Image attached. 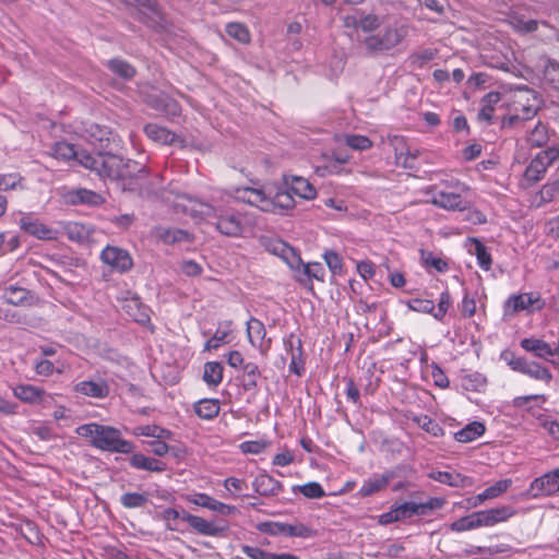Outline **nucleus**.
Returning <instances> with one entry per match:
<instances>
[{
	"mask_svg": "<svg viewBox=\"0 0 559 559\" xmlns=\"http://www.w3.org/2000/svg\"><path fill=\"white\" fill-rule=\"evenodd\" d=\"M173 204L178 212L215 225L223 235L239 237L247 229L245 216L229 205L227 207L216 206L187 195H177Z\"/></svg>",
	"mask_w": 559,
	"mask_h": 559,
	"instance_id": "f257e3e1",
	"label": "nucleus"
},
{
	"mask_svg": "<svg viewBox=\"0 0 559 559\" xmlns=\"http://www.w3.org/2000/svg\"><path fill=\"white\" fill-rule=\"evenodd\" d=\"M234 199L267 213L283 214L295 206L290 192L266 185L259 188L241 187Z\"/></svg>",
	"mask_w": 559,
	"mask_h": 559,
	"instance_id": "f03ea898",
	"label": "nucleus"
},
{
	"mask_svg": "<svg viewBox=\"0 0 559 559\" xmlns=\"http://www.w3.org/2000/svg\"><path fill=\"white\" fill-rule=\"evenodd\" d=\"M51 155L60 160L69 162L73 158L84 168L94 171L98 176L117 175L120 165L119 156L112 154H90L85 151H75L73 145L67 142H57L51 148Z\"/></svg>",
	"mask_w": 559,
	"mask_h": 559,
	"instance_id": "7ed1b4c3",
	"label": "nucleus"
},
{
	"mask_svg": "<svg viewBox=\"0 0 559 559\" xmlns=\"http://www.w3.org/2000/svg\"><path fill=\"white\" fill-rule=\"evenodd\" d=\"M76 435L88 439L90 443L102 451L128 454L133 451L130 441L121 437L119 429L95 423L81 425L75 430Z\"/></svg>",
	"mask_w": 559,
	"mask_h": 559,
	"instance_id": "20e7f679",
	"label": "nucleus"
},
{
	"mask_svg": "<svg viewBox=\"0 0 559 559\" xmlns=\"http://www.w3.org/2000/svg\"><path fill=\"white\" fill-rule=\"evenodd\" d=\"M267 251L281 258L292 270L297 273V278L302 282L301 276L308 280L324 281L325 271L321 263H302L296 250L282 240H274L267 245Z\"/></svg>",
	"mask_w": 559,
	"mask_h": 559,
	"instance_id": "39448f33",
	"label": "nucleus"
},
{
	"mask_svg": "<svg viewBox=\"0 0 559 559\" xmlns=\"http://www.w3.org/2000/svg\"><path fill=\"white\" fill-rule=\"evenodd\" d=\"M119 160L117 175L100 177L119 181L121 189L124 191L136 192L140 197L150 198L153 191L142 187V182L147 181V171L142 168L138 169V165L134 163H123L120 157Z\"/></svg>",
	"mask_w": 559,
	"mask_h": 559,
	"instance_id": "423d86ee",
	"label": "nucleus"
},
{
	"mask_svg": "<svg viewBox=\"0 0 559 559\" xmlns=\"http://www.w3.org/2000/svg\"><path fill=\"white\" fill-rule=\"evenodd\" d=\"M408 34V27L404 23L394 22L386 25L379 33L365 39L366 47L371 51L390 50L401 44Z\"/></svg>",
	"mask_w": 559,
	"mask_h": 559,
	"instance_id": "0eeeda50",
	"label": "nucleus"
},
{
	"mask_svg": "<svg viewBox=\"0 0 559 559\" xmlns=\"http://www.w3.org/2000/svg\"><path fill=\"white\" fill-rule=\"evenodd\" d=\"M500 357L515 372L525 374L536 381H542L547 385L552 381L550 370L537 361L516 356L511 350L502 352Z\"/></svg>",
	"mask_w": 559,
	"mask_h": 559,
	"instance_id": "6e6552de",
	"label": "nucleus"
},
{
	"mask_svg": "<svg viewBox=\"0 0 559 559\" xmlns=\"http://www.w3.org/2000/svg\"><path fill=\"white\" fill-rule=\"evenodd\" d=\"M512 108L514 115L510 120H526L534 117L539 108V98L536 92L528 87H520L512 95Z\"/></svg>",
	"mask_w": 559,
	"mask_h": 559,
	"instance_id": "1a4fd4ad",
	"label": "nucleus"
},
{
	"mask_svg": "<svg viewBox=\"0 0 559 559\" xmlns=\"http://www.w3.org/2000/svg\"><path fill=\"white\" fill-rule=\"evenodd\" d=\"M559 159V146H549L536 154L524 171V179L535 183L543 179L547 169Z\"/></svg>",
	"mask_w": 559,
	"mask_h": 559,
	"instance_id": "9d476101",
	"label": "nucleus"
},
{
	"mask_svg": "<svg viewBox=\"0 0 559 559\" xmlns=\"http://www.w3.org/2000/svg\"><path fill=\"white\" fill-rule=\"evenodd\" d=\"M466 186L460 182L455 183V190L450 191L447 189L433 188L430 202L441 209L448 211H463L466 209V201L462 197V192L466 191Z\"/></svg>",
	"mask_w": 559,
	"mask_h": 559,
	"instance_id": "9b49d317",
	"label": "nucleus"
},
{
	"mask_svg": "<svg viewBox=\"0 0 559 559\" xmlns=\"http://www.w3.org/2000/svg\"><path fill=\"white\" fill-rule=\"evenodd\" d=\"M544 302L536 293H523L511 295L503 304V318H512L515 313L521 311L532 312L540 310Z\"/></svg>",
	"mask_w": 559,
	"mask_h": 559,
	"instance_id": "f8f14e48",
	"label": "nucleus"
},
{
	"mask_svg": "<svg viewBox=\"0 0 559 559\" xmlns=\"http://www.w3.org/2000/svg\"><path fill=\"white\" fill-rule=\"evenodd\" d=\"M17 224L24 233L39 240H56L58 230L47 226L32 213H19Z\"/></svg>",
	"mask_w": 559,
	"mask_h": 559,
	"instance_id": "ddd939ff",
	"label": "nucleus"
},
{
	"mask_svg": "<svg viewBox=\"0 0 559 559\" xmlns=\"http://www.w3.org/2000/svg\"><path fill=\"white\" fill-rule=\"evenodd\" d=\"M181 520L187 522L190 527L200 535L217 537L223 535L228 526L223 521H207L199 515L185 512Z\"/></svg>",
	"mask_w": 559,
	"mask_h": 559,
	"instance_id": "4468645a",
	"label": "nucleus"
},
{
	"mask_svg": "<svg viewBox=\"0 0 559 559\" xmlns=\"http://www.w3.org/2000/svg\"><path fill=\"white\" fill-rule=\"evenodd\" d=\"M102 261L117 272H126L133 265L130 253L116 246H107L100 253Z\"/></svg>",
	"mask_w": 559,
	"mask_h": 559,
	"instance_id": "2eb2a0df",
	"label": "nucleus"
},
{
	"mask_svg": "<svg viewBox=\"0 0 559 559\" xmlns=\"http://www.w3.org/2000/svg\"><path fill=\"white\" fill-rule=\"evenodd\" d=\"M247 337L250 345L265 356L271 348V338L266 337L264 324L257 318L251 317L246 324Z\"/></svg>",
	"mask_w": 559,
	"mask_h": 559,
	"instance_id": "dca6fc26",
	"label": "nucleus"
},
{
	"mask_svg": "<svg viewBox=\"0 0 559 559\" xmlns=\"http://www.w3.org/2000/svg\"><path fill=\"white\" fill-rule=\"evenodd\" d=\"M187 501L201 508L209 509L221 515H231L237 512V508L216 500L207 493L194 492L187 496Z\"/></svg>",
	"mask_w": 559,
	"mask_h": 559,
	"instance_id": "f3484780",
	"label": "nucleus"
},
{
	"mask_svg": "<svg viewBox=\"0 0 559 559\" xmlns=\"http://www.w3.org/2000/svg\"><path fill=\"white\" fill-rule=\"evenodd\" d=\"M389 141L394 148L396 164L404 168H414L419 150L407 147L404 139L400 135L389 136Z\"/></svg>",
	"mask_w": 559,
	"mask_h": 559,
	"instance_id": "a211bd4d",
	"label": "nucleus"
},
{
	"mask_svg": "<svg viewBox=\"0 0 559 559\" xmlns=\"http://www.w3.org/2000/svg\"><path fill=\"white\" fill-rule=\"evenodd\" d=\"M530 491L534 497L550 496L559 491V467L534 479Z\"/></svg>",
	"mask_w": 559,
	"mask_h": 559,
	"instance_id": "6ab92c4d",
	"label": "nucleus"
},
{
	"mask_svg": "<svg viewBox=\"0 0 559 559\" xmlns=\"http://www.w3.org/2000/svg\"><path fill=\"white\" fill-rule=\"evenodd\" d=\"M270 528L267 532L273 535H284L288 537H300V538H310L316 535V532L302 524V523H296V524H288V523H281V522H274V523H267L265 524Z\"/></svg>",
	"mask_w": 559,
	"mask_h": 559,
	"instance_id": "aec40b11",
	"label": "nucleus"
},
{
	"mask_svg": "<svg viewBox=\"0 0 559 559\" xmlns=\"http://www.w3.org/2000/svg\"><path fill=\"white\" fill-rule=\"evenodd\" d=\"M520 345L525 352L532 353L537 358L559 366L557 358H552L551 345L547 342L540 338L526 337L521 341Z\"/></svg>",
	"mask_w": 559,
	"mask_h": 559,
	"instance_id": "412c9836",
	"label": "nucleus"
},
{
	"mask_svg": "<svg viewBox=\"0 0 559 559\" xmlns=\"http://www.w3.org/2000/svg\"><path fill=\"white\" fill-rule=\"evenodd\" d=\"M284 183L292 193L301 199L313 200L317 197L316 188L304 177L284 176Z\"/></svg>",
	"mask_w": 559,
	"mask_h": 559,
	"instance_id": "4be33fe9",
	"label": "nucleus"
},
{
	"mask_svg": "<svg viewBox=\"0 0 559 559\" xmlns=\"http://www.w3.org/2000/svg\"><path fill=\"white\" fill-rule=\"evenodd\" d=\"M478 512L483 527L493 526L498 523L506 522L515 514V510L509 506H502Z\"/></svg>",
	"mask_w": 559,
	"mask_h": 559,
	"instance_id": "5701e85b",
	"label": "nucleus"
},
{
	"mask_svg": "<svg viewBox=\"0 0 559 559\" xmlns=\"http://www.w3.org/2000/svg\"><path fill=\"white\" fill-rule=\"evenodd\" d=\"M252 486L261 496H276L283 490L282 483L266 473L255 476Z\"/></svg>",
	"mask_w": 559,
	"mask_h": 559,
	"instance_id": "b1692460",
	"label": "nucleus"
},
{
	"mask_svg": "<svg viewBox=\"0 0 559 559\" xmlns=\"http://www.w3.org/2000/svg\"><path fill=\"white\" fill-rule=\"evenodd\" d=\"M74 390L80 394L95 399H104L109 394V386L102 379L81 381L75 384Z\"/></svg>",
	"mask_w": 559,
	"mask_h": 559,
	"instance_id": "393cba45",
	"label": "nucleus"
},
{
	"mask_svg": "<svg viewBox=\"0 0 559 559\" xmlns=\"http://www.w3.org/2000/svg\"><path fill=\"white\" fill-rule=\"evenodd\" d=\"M13 395L21 402L27 404L43 403L47 396L43 389L32 384L15 385L13 388Z\"/></svg>",
	"mask_w": 559,
	"mask_h": 559,
	"instance_id": "a878e982",
	"label": "nucleus"
},
{
	"mask_svg": "<svg viewBox=\"0 0 559 559\" xmlns=\"http://www.w3.org/2000/svg\"><path fill=\"white\" fill-rule=\"evenodd\" d=\"M429 477L438 483L451 487H468L473 485V479L456 472L435 471L429 473Z\"/></svg>",
	"mask_w": 559,
	"mask_h": 559,
	"instance_id": "bb28decb",
	"label": "nucleus"
},
{
	"mask_svg": "<svg viewBox=\"0 0 559 559\" xmlns=\"http://www.w3.org/2000/svg\"><path fill=\"white\" fill-rule=\"evenodd\" d=\"M233 322L224 321L221 322L214 333V335L206 341L204 344V350L217 349L224 344H228L231 341Z\"/></svg>",
	"mask_w": 559,
	"mask_h": 559,
	"instance_id": "cd10ccee",
	"label": "nucleus"
},
{
	"mask_svg": "<svg viewBox=\"0 0 559 559\" xmlns=\"http://www.w3.org/2000/svg\"><path fill=\"white\" fill-rule=\"evenodd\" d=\"M64 230L70 240L79 243L88 242L94 235V228L92 225L79 222L67 223Z\"/></svg>",
	"mask_w": 559,
	"mask_h": 559,
	"instance_id": "c85d7f7f",
	"label": "nucleus"
},
{
	"mask_svg": "<svg viewBox=\"0 0 559 559\" xmlns=\"http://www.w3.org/2000/svg\"><path fill=\"white\" fill-rule=\"evenodd\" d=\"M392 477H393V475L391 473H385L382 475H373L372 477H369L368 479H366L362 483V485L359 489V495L361 497H368L376 492L381 491L382 489H384L388 486V484L390 483Z\"/></svg>",
	"mask_w": 559,
	"mask_h": 559,
	"instance_id": "c756f323",
	"label": "nucleus"
},
{
	"mask_svg": "<svg viewBox=\"0 0 559 559\" xmlns=\"http://www.w3.org/2000/svg\"><path fill=\"white\" fill-rule=\"evenodd\" d=\"M126 313L135 322L145 324L150 321L147 308L141 304L139 298L127 299L122 306Z\"/></svg>",
	"mask_w": 559,
	"mask_h": 559,
	"instance_id": "7c9ffc66",
	"label": "nucleus"
},
{
	"mask_svg": "<svg viewBox=\"0 0 559 559\" xmlns=\"http://www.w3.org/2000/svg\"><path fill=\"white\" fill-rule=\"evenodd\" d=\"M221 411V403L216 399H202L194 404L195 414L205 420L215 418Z\"/></svg>",
	"mask_w": 559,
	"mask_h": 559,
	"instance_id": "2f4dec72",
	"label": "nucleus"
},
{
	"mask_svg": "<svg viewBox=\"0 0 559 559\" xmlns=\"http://www.w3.org/2000/svg\"><path fill=\"white\" fill-rule=\"evenodd\" d=\"M460 383L466 391L481 392L487 385V379L480 372H464L460 377Z\"/></svg>",
	"mask_w": 559,
	"mask_h": 559,
	"instance_id": "473e14b6",
	"label": "nucleus"
},
{
	"mask_svg": "<svg viewBox=\"0 0 559 559\" xmlns=\"http://www.w3.org/2000/svg\"><path fill=\"white\" fill-rule=\"evenodd\" d=\"M412 518L409 502H404L399 506H393L390 511L383 513L379 518L380 524H391L394 522L403 521Z\"/></svg>",
	"mask_w": 559,
	"mask_h": 559,
	"instance_id": "72a5a7b5",
	"label": "nucleus"
},
{
	"mask_svg": "<svg viewBox=\"0 0 559 559\" xmlns=\"http://www.w3.org/2000/svg\"><path fill=\"white\" fill-rule=\"evenodd\" d=\"M547 397L543 394H532L524 396H516L512 400V405L516 408H523L525 412L532 414L536 419L539 413L535 412V403L544 404Z\"/></svg>",
	"mask_w": 559,
	"mask_h": 559,
	"instance_id": "f704fd0d",
	"label": "nucleus"
},
{
	"mask_svg": "<svg viewBox=\"0 0 559 559\" xmlns=\"http://www.w3.org/2000/svg\"><path fill=\"white\" fill-rule=\"evenodd\" d=\"M468 251L476 257L479 267L484 271L490 270L492 264L491 255L483 242L478 239H471Z\"/></svg>",
	"mask_w": 559,
	"mask_h": 559,
	"instance_id": "c9c22d12",
	"label": "nucleus"
},
{
	"mask_svg": "<svg viewBox=\"0 0 559 559\" xmlns=\"http://www.w3.org/2000/svg\"><path fill=\"white\" fill-rule=\"evenodd\" d=\"M485 432V426L479 421H473L454 433L456 441L467 443L476 440Z\"/></svg>",
	"mask_w": 559,
	"mask_h": 559,
	"instance_id": "e433bc0d",
	"label": "nucleus"
},
{
	"mask_svg": "<svg viewBox=\"0 0 559 559\" xmlns=\"http://www.w3.org/2000/svg\"><path fill=\"white\" fill-rule=\"evenodd\" d=\"M144 132L151 140L160 144H170L175 141V134L173 132L156 123L146 124Z\"/></svg>",
	"mask_w": 559,
	"mask_h": 559,
	"instance_id": "4c0bfd02",
	"label": "nucleus"
},
{
	"mask_svg": "<svg viewBox=\"0 0 559 559\" xmlns=\"http://www.w3.org/2000/svg\"><path fill=\"white\" fill-rule=\"evenodd\" d=\"M130 464L132 467L136 469L151 471V472H162L164 471V464L144 454L136 453L133 454L130 459Z\"/></svg>",
	"mask_w": 559,
	"mask_h": 559,
	"instance_id": "58836bf2",
	"label": "nucleus"
},
{
	"mask_svg": "<svg viewBox=\"0 0 559 559\" xmlns=\"http://www.w3.org/2000/svg\"><path fill=\"white\" fill-rule=\"evenodd\" d=\"M479 527H483V523H481L480 515H479L478 511L474 512L469 515L463 516V518L454 521L450 525V530L452 532H456V533L472 531V530H476Z\"/></svg>",
	"mask_w": 559,
	"mask_h": 559,
	"instance_id": "ea45409f",
	"label": "nucleus"
},
{
	"mask_svg": "<svg viewBox=\"0 0 559 559\" xmlns=\"http://www.w3.org/2000/svg\"><path fill=\"white\" fill-rule=\"evenodd\" d=\"M224 368L218 361H209L204 365L203 380L209 386L216 388L223 380Z\"/></svg>",
	"mask_w": 559,
	"mask_h": 559,
	"instance_id": "a19ab883",
	"label": "nucleus"
},
{
	"mask_svg": "<svg viewBox=\"0 0 559 559\" xmlns=\"http://www.w3.org/2000/svg\"><path fill=\"white\" fill-rule=\"evenodd\" d=\"M501 100L498 92H490L481 99V108L478 117L481 120L490 121L495 111V106Z\"/></svg>",
	"mask_w": 559,
	"mask_h": 559,
	"instance_id": "79ce46f5",
	"label": "nucleus"
},
{
	"mask_svg": "<svg viewBox=\"0 0 559 559\" xmlns=\"http://www.w3.org/2000/svg\"><path fill=\"white\" fill-rule=\"evenodd\" d=\"M72 202L97 206L104 202V198L92 190L79 189L72 193Z\"/></svg>",
	"mask_w": 559,
	"mask_h": 559,
	"instance_id": "37998d69",
	"label": "nucleus"
},
{
	"mask_svg": "<svg viewBox=\"0 0 559 559\" xmlns=\"http://www.w3.org/2000/svg\"><path fill=\"white\" fill-rule=\"evenodd\" d=\"M132 433L136 437L144 436L155 439H169L171 432L156 425H143L133 429Z\"/></svg>",
	"mask_w": 559,
	"mask_h": 559,
	"instance_id": "c03bdc74",
	"label": "nucleus"
},
{
	"mask_svg": "<svg viewBox=\"0 0 559 559\" xmlns=\"http://www.w3.org/2000/svg\"><path fill=\"white\" fill-rule=\"evenodd\" d=\"M157 237L165 243H176L189 240V234L178 228H158Z\"/></svg>",
	"mask_w": 559,
	"mask_h": 559,
	"instance_id": "a18cd8bd",
	"label": "nucleus"
},
{
	"mask_svg": "<svg viewBox=\"0 0 559 559\" xmlns=\"http://www.w3.org/2000/svg\"><path fill=\"white\" fill-rule=\"evenodd\" d=\"M245 377V388L247 390L254 389L258 385V380L261 377L260 369L255 362L248 361L241 368Z\"/></svg>",
	"mask_w": 559,
	"mask_h": 559,
	"instance_id": "49530a36",
	"label": "nucleus"
},
{
	"mask_svg": "<svg viewBox=\"0 0 559 559\" xmlns=\"http://www.w3.org/2000/svg\"><path fill=\"white\" fill-rule=\"evenodd\" d=\"M343 141L354 151H367L372 146V141L360 134H344Z\"/></svg>",
	"mask_w": 559,
	"mask_h": 559,
	"instance_id": "de8ad7c7",
	"label": "nucleus"
},
{
	"mask_svg": "<svg viewBox=\"0 0 559 559\" xmlns=\"http://www.w3.org/2000/svg\"><path fill=\"white\" fill-rule=\"evenodd\" d=\"M109 69L123 80H130L134 76L135 70L134 68L121 59H112L108 61Z\"/></svg>",
	"mask_w": 559,
	"mask_h": 559,
	"instance_id": "09e8293b",
	"label": "nucleus"
},
{
	"mask_svg": "<svg viewBox=\"0 0 559 559\" xmlns=\"http://www.w3.org/2000/svg\"><path fill=\"white\" fill-rule=\"evenodd\" d=\"M294 491L300 492L309 499H320L325 496L323 487L317 481H310L304 485L295 486Z\"/></svg>",
	"mask_w": 559,
	"mask_h": 559,
	"instance_id": "8fccbe9b",
	"label": "nucleus"
},
{
	"mask_svg": "<svg viewBox=\"0 0 559 559\" xmlns=\"http://www.w3.org/2000/svg\"><path fill=\"white\" fill-rule=\"evenodd\" d=\"M23 187V178L17 173L12 174H3L0 175V190L1 191H10V190H22Z\"/></svg>",
	"mask_w": 559,
	"mask_h": 559,
	"instance_id": "3c124183",
	"label": "nucleus"
},
{
	"mask_svg": "<svg viewBox=\"0 0 559 559\" xmlns=\"http://www.w3.org/2000/svg\"><path fill=\"white\" fill-rule=\"evenodd\" d=\"M27 298V290L21 287H9L4 290L2 299L8 305H22Z\"/></svg>",
	"mask_w": 559,
	"mask_h": 559,
	"instance_id": "603ef678",
	"label": "nucleus"
},
{
	"mask_svg": "<svg viewBox=\"0 0 559 559\" xmlns=\"http://www.w3.org/2000/svg\"><path fill=\"white\" fill-rule=\"evenodd\" d=\"M121 504L128 509L144 507L147 502V495L142 492H127L120 498Z\"/></svg>",
	"mask_w": 559,
	"mask_h": 559,
	"instance_id": "864d4df0",
	"label": "nucleus"
},
{
	"mask_svg": "<svg viewBox=\"0 0 559 559\" xmlns=\"http://www.w3.org/2000/svg\"><path fill=\"white\" fill-rule=\"evenodd\" d=\"M226 33L241 44H247L250 41V33L248 28L240 23L227 24Z\"/></svg>",
	"mask_w": 559,
	"mask_h": 559,
	"instance_id": "5fc2aeb1",
	"label": "nucleus"
},
{
	"mask_svg": "<svg viewBox=\"0 0 559 559\" xmlns=\"http://www.w3.org/2000/svg\"><path fill=\"white\" fill-rule=\"evenodd\" d=\"M269 447V441L264 439L243 441L239 449L243 454H261Z\"/></svg>",
	"mask_w": 559,
	"mask_h": 559,
	"instance_id": "6e6d98bb",
	"label": "nucleus"
},
{
	"mask_svg": "<svg viewBox=\"0 0 559 559\" xmlns=\"http://www.w3.org/2000/svg\"><path fill=\"white\" fill-rule=\"evenodd\" d=\"M510 24L518 32L531 33L537 29L538 23L535 20H525L516 14L510 16Z\"/></svg>",
	"mask_w": 559,
	"mask_h": 559,
	"instance_id": "4d7b16f0",
	"label": "nucleus"
},
{
	"mask_svg": "<svg viewBox=\"0 0 559 559\" xmlns=\"http://www.w3.org/2000/svg\"><path fill=\"white\" fill-rule=\"evenodd\" d=\"M548 131L545 124L537 123L527 136V141L533 146H542L548 141Z\"/></svg>",
	"mask_w": 559,
	"mask_h": 559,
	"instance_id": "13d9d810",
	"label": "nucleus"
},
{
	"mask_svg": "<svg viewBox=\"0 0 559 559\" xmlns=\"http://www.w3.org/2000/svg\"><path fill=\"white\" fill-rule=\"evenodd\" d=\"M537 421L554 439L559 440V421L545 415L538 414Z\"/></svg>",
	"mask_w": 559,
	"mask_h": 559,
	"instance_id": "bf43d9fd",
	"label": "nucleus"
},
{
	"mask_svg": "<svg viewBox=\"0 0 559 559\" xmlns=\"http://www.w3.org/2000/svg\"><path fill=\"white\" fill-rule=\"evenodd\" d=\"M511 479H502L497 481L495 485L489 486L483 491V497L488 499H495L506 492L511 486Z\"/></svg>",
	"mask_w": 559,
	"mask_h": 559,
	"instance_id": "052dcab7",
	"label": "nucleus"
},
{
	"mask_svg": "<svg viewBox=\"0 0 559 559\" xmlns=\"http://www.w3.org/2000/svg\"><path fill=\"white\" fill-rule=\"evenodd\" d=\"M323 259L334 275H340L343 272V260L335 251H325Z\"/></svg>",
	"mask_w": 559,
	"mask_h": 559,
	"instance_id": "680f3d73",
	"label": "nucleus"
},
{
	"mask_svg": "<svg viewBox=\"0 0 559 559\" xmlns=\"http://www.w3.org/2000/svg\"><path fill=\"white\" fill-rule=\"evenodd\" d=\"M417 424L419 425V427H421L425 431H427L433 437H440L444 432L443 428L437 421H435L428 416L418 417Z\"/></svg>",
	"mask_w": 559,
	"mask_h": 559,
	"instance_id": "e2e57ef3",
	"label": "nucleus"
},
{
	"mask_svg": "<svg viewBox=\"0 0 559 559\" xmlns=\"http://www.w3.org/2000/svg\"><path fill=\"white\" fill-rule=\"evenodd\" d=\"M408 308L416 312L429 313L433 317L435 304L429 299L415 298L408 301Z\"/></svg>",
	"mask_w": 559,
	"mask_h": 559,
	"instance_id": "0e129e2a",
	"label": "nucleus"
},
{
	"mask_svg": "<svg viewBox=\"0 0 559 559\" xmlns=\"http://www.w3.org/2000/svg\"><path fill=\"white\" fill-rule=\"evenodd\" d=\"M241 551L250 559H274L275 552L266 551L262 548L242 545Z\"/></svg>",
	"mask_w": 559,
	"mask_h": 559,
	"instance_id": "69168bd1",
	"label": "nucleus"
},
{
	"mask_svg": "<svg viewBox=\"0 0 559 559\" xmlns=\"http://www.w3.org/2000/svg\"><path fill=\"white\" fill-rule=\"evenodd\" d=\"M452 304L451 296L449 292H443L440 295L439 302L437 308L435 307L433 318L437 320H442L447 314L450 306Z\"/></svg>",
	"mask_w": 559,
	"mask_h": 559,
	"instance_id": "338daca9",
	"label": "nucleus"
},
{
	"mask_svg": "<svg viewBox=\"0 0 559 559\" xmlns=\"http://www.w3.org/2000/svg\"><path fill=\"white\" fill-rule=\"evenodd\" d=\"M545 80L555 88L559 87V64L555 61H548L545 67Z\"/></svg>",
	"mask_w": 559,
	"mask_h": 559,
	"instance_id": "774afa93",
	"label": "nucleus"
}]
</instances>
